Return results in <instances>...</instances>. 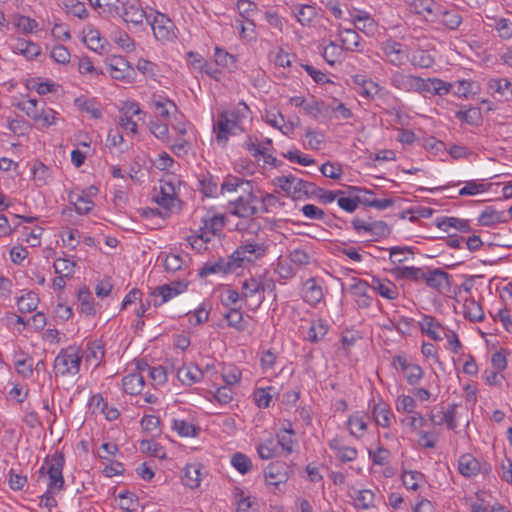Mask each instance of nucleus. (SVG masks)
Segmentation results:
<instances>
[{
    "label": "nucleus",
    "mask_w": 512,
    "mask_h": 512,
    "mask_svg": "<svg viewBox=\"0 0 512 512\" xmlns=\"http://www.w3.org/2000/svg\"><path fill=\"white\" fill-rule=\"evenodd\" d=\"M237 111H225L218 114L216 123L214 124V132H216L217 141L225 145L230 135H237L243 132L242 118L246 117L249 108L246 104H240Z\"/></svg>",
    "instance_id": "obj_1"
},
{
    "label": "nucleus",
    "mask_w": 512,
    "mask_h": 512,
    "mask_svg": "<svg viewBox=\"0 0 512 512\" xmlns=\"http://www.w3.org/2000/svg\"><path fill=\"white\" fill-rule=\"evenodd\" d=\"M82 357V350L78 346L62 349L54 361L55 373L62 376L76 375L80 370Z\"/></svg>",
    "instance_id": "obj_2"
},
{
    "label": "nucleus",
    "mask_w": 512,
    "mask_h": 512,
    "mask_svg": "<svg viewBox=\"0 0 512 512\" xmlns=\"http://www.w3.org/2000/svg\"><path fill=\"white\" fill-rule=\"evenodd\" d=\"M18 107L35 122L38 128H46L55 124L56 112L51 108H46L44 102L28 99L20 102Z\"/></svg>",
    "instance_id": "obj_3"
},
{
    "label": "nucleus",
    "mask_w": 512,
    "mask_h": 512,
    "mask_svg": "<svg viewBox=\"0 0 512 512\" xmlns=\"http://www.w3.org/2000/svg\"><path fill=\"white\" fill-rule=\"evenodd\" d=\"M260 200L250 187L247 192H241L235 199L229 200L227 210L230 214L248 218L258 212Z\"/></svg>",
    "instance_id": "obj_4"
},
{
    "label": "nucleus",
    "mask_w": 512,
    "mask_h": 512,
    "mask_svg": "<svg viewBox=\"0 0 512 512\" xmlns=\"http://www.w3.org/2000/svg\"><path fill=\"white\" fill-rule=\"evenodd\" d=\"M276 184L294 199L309 197L313 193L314 183L304 181L293 175L276 178Z\"/></svg>",
    "instance_id": "obj_5"
},
{
    "label": "nucleus",
    "mask_w": 512,
    "mask_h": 512,
    "mask_svg": "<svg viewBox=\"0 0 512 512\" xmlns=\"http://www.w3.org/2000/svg\"><path fill=\"white\" fill-rule=\"evenodd\" d=\"M106 68L110 76L119 81L131 83L135 79L136 72L123 56H110L106 59Z\"/></svg>",
    "instance_id": "obj_6"
},
{
    "label": "nucleus",
    "mask_w": 512,
    "mask_h": 512,
    "mask_svg": "<svg viewBox=\"0 0 512 512\" xmlns=\"http://www.w3.org/2000/svg\"><path fill=\"white\" fill-rule=\"evenodd\" d=\"M177 183L179 181L173 175H167L160 180V191L155 196L156 203L166 210H172L178 199L177 195Z\"/></svg>",
    "instance_id": "obj_7"
},
{
    "label": "nucleus",
    "mask_w": 512,
    "mask_h": 512,
    "mask_svg": "<svg viewBox=\"0 0 512 512\" xmlns=\"http://www.w3.org/2000/svg\"><path fill=\"white\" fill-rule=\"evenodd\" d=\"M385 59L396 67L403 66L409 60V48L393 39H387L381 44Z\"/></svg>",
    "instance_id": "obj_8"
},
{
    "label": "nucleus",
    "mask_w": 512,
    "mask_h": 512,
    "mask_svg": "<svg viewBox=\"0 0 512 512\" xmlns=\"http://www.w3.org/2000/svg\"><path fill=\"white\" fill-rule=\"evenodd\" d=\"M154 37L161 42H171L176 39V27L165 14L157 13L150 22Z\"/></svg>",
    "instance_id": "obj_9"
},
{
    "label": "nucleus",
    "mask_w": 512,
    "mask_h": 512,
    "mask_svg": "<svg viewBox=\"0 0 512 512\" xmlns=\"http://www.w3.org/2000/svg\"><path fill=\"white\" fill-rule=\"evenodd\" d=\"M187 289V283L175 281L170 284H164L156 287L150 294L151 302L154 306H161L175 296L183 293Z\"/></svg>",
    "instance_id": "obj_10"
},
{
    "label": "nucleus",
    "mask_w": 512,
    "mask_h": 512,
    "mask_svg": "<svg viewBox=\"0 0 512 512\" xmlns=\"http://www.w3.org/2000/svg\"><path fill=\"white\" fill-rule=\"evenodd\" d=\"M47 474L49 476V489L61 490L64 485L62 469L64 465V458L62 455H54L46 460Z\"/></svg>",
    "instance_id": "obj_11"
},
{
    "label": "nucleus",
    "mask_w": 512,
    "mask_h": 512,
    "mask_svg": "<svg viewBox=\"0 0 512 512\" xmlns=\"http://www.w3.org/2000/svg\"><path fill=\"white\" fill-rule=\"evenodd\" d=\"M265 286L254 278L247 279L242 283V296L251 302L249 306H253V309L259 307L264 300Z\"/></svg>",
    "instance_id": "obj_12"
},
{
    "label": "nucleus",
    "mask_w": 512,
    "mask_h": 512,
    "mask_svg": "<svg viewBox=\"0 0 512 512\" xmlns=\"http://www.w3.org/2000/svg\"><path fill=\"white\" fill-rule=\"evenodd\" d=\"M265 252L266 248L263 244L245 243L231 254V258L235 263H239L241 267L243 261L252 262L264 256Z\"/></svg>",
    "instance_id": "obj_13"
},
{
    "label": "nucleus",
    "mask_w": 512,
    "mask_h": 512,
    "mask_svg": "<svg viewBox=\"0 0 512 512\" xmlns=\"http://www.w3.org/2000/svg\"><path fill=\"white\" fill-rule=\"evenodd\" d=\"M118 15L121 16L126 23H131L133 25H141L144 19L149 20L137 0H127L126 2H123L122 12L119 11Z\"/></svg>",
    "instance_id": "obj_14"
},
{
    "label": "nucleus",
    "mask_w": 512,
    "mask_h": 512,
    "mask_svg": "<svg viewBox=\"0 0 512 512\" xmlns=\"http://www.w3.org/2000/svg\"><path fill=\"white\" fill-rule=\"evenodd\" d=\"M240 267L239 263H235L233 258H231V255L227 258H219L218 260L214 262H207L204 264V266L200 269L199 275L200 276H207L210 274H217V273H230L234 272L237 268Z\"/></svg>",
    "instance_id": "obj_15"
},
{
    "label": "nucleus",
    "mask_w": 512,
    "mask_h": 512,
    "mask_svg": "<svg viewBox=\"0 0 512 512\" xmlns=\"http://www.w3.org/2000/svg\"><path fill=\"white\" fill-rule=\"evenodd\" d=\"M419 327L423 333L434 341H441L444 338H449L446 329L430 315H424L419 322Z\"/></svg>",
    "instance_id": "obj_16"
},
{
    "label": "nucleus",
    "mask_w": 512,
    "mask_h": 512,
    "mask_svg": "<svg viewBox=\"0 0 512 512\" xmlns=\"http://www.w3.org/2000/svg\"><path fill=\"white\" fill-rule=\"evenodd\" d=\"M418 77L396 70L390 76V85L397 90L407 93L415 92L417 90Z\"/></svg>",
    "instance_id": "obj_17"
},
{
    "label": "nucleus",
    "mask_w": 512,
    "mask_h": 512,
    "mask_svg": "<svg viewBox=\"0 0 512 512\" xmlns=\"http://www.w3.org/2000/svg\"><path fill=\"white\" fill-rule=\"evenodd\" d=\"M450 275L440 268L425 271L424 282L430 288L442 291L444 288L450 286Z\"/></svg>",
    "instance_id": "obj_18"
},
{
    "label": "nucleus",
    "mask_w": 512,
    "mask_h": 512,
    "mask_svg": "<svg viewBox=\"0 0 512 512\" xmlns=\"http://www.w3.org/2000/svg\"><path fill=\"white\" fill-rule=\"evenodd\" d=\"M11 48L14 52L23 55L29 60L37 57L41 53V48L38 44L23 38L16 39L11 44Z\"/></svg>",
    "instance_id": "obj_19"
},
{
    "label": "nucleus",
    "mask_w": 512,
    "mask_h": 512,
    "mask_svg": "<svg viewBox=\"0 0 512 512\" xmlns=\"http://www.w3.org/2000/svg\"><path fill=\"white\" fill-rule=\"evenodd\" d=\"M201 468L200 464H188L183 470V484L191 489L198 488L201 483Z\"/></svg>",
    "instance_id": "obj_20"
},
{
    "label": "nucleus",
    "mask_w": 512,
    "mask_h": 512,
    "mask_svg": "<svg viewBox=\"0 0 512 512\" xmlns=\"http://www.w3.org/2000/svg\"><path fill=\"white\" fill-rule=\"evenodd\" d=\"M488 89L506 101L512 99V83L506 78H495L488 81Z\"/></svg>",
    "instance_id": "obj_21"
},
{
    "label": "nucleus",
    "mask_w": 512,
    "mask_h": 512,
    "mask_svg": "<svg viewBox=\"0 0 512 512\" xmlns=\"http://www.w3.org/2000/svg\"><path fill=\"white\" fill-rule=\"evenodd\" d=\"M303 298L310 305L318 304L323 298V292L320 285L314 278L308 279L304 284Z\"/></svg>",
    "instance_id": "obj_22"
},
{
    "label": "nucleus",
    "mask_w": 512,
    "mask_h": 512,
    "mask_svg": "<svg viewBox=\"0 0 512 512\" xmlns=\"http://www.w3.org/2000/svg\"><path fill=\"white\" fill-rule=\"evenodd\" d=\"M145 383V378L140 373H131L123 377L122 386L126 393L130 395L139 394Z\"/></svg>",
    "instance_id": "obj_23"
},
{
    "label": "nucleus",
    "mask_w": 512,
    "mask_h": 512,
    "mask_svg": "<svg viewBox=\"0 0 512 512\" xmlns=\"http://www.w3.org/2000/svg\"><path fill=\"white\" fill-rule=\"evenodd\" d=\"M372 415L375 422L384 428L390 427L392 419L394 418L389 406L383 402H379L373 406Z\"/></svg>",
    "instance_id": "obj_24"
},
{
    "label": "nucleus",
    "mask_w": 512,
    "mask_h": 512,
    "mask_svg": "<svg viewBox=\"0 0 512 512\" xmlns=\"http://www.w3.org/2000/svg\"><path fill=\"white\" fill-rule=\"evenodd\" d=\"M393 275L398 279H407L414 282L424 281L425 270L418 267L402 266L392 270Z\"/></svg>",
    "instance_id": "obj_25"
},
{
    "label": "nucleus",
    "mask_w": 512,
    "mask_h": 512,
    "mask_svg": "<svg viewBox=\"0 0 512 512\" xmlns=\"http://www.w3.org/2000/svg\"><path fill=\"white\" fill-rule=\"evenodd\" d=\"M458 469L463 476L473 477L480 471V464L471 454H464L459 458Z\"/></svg>",
    "instance_id": "obj_26"
},
{
    "label": "nucleus",
    "mask_w": 512,
    "mask_h": 512,
    "mask_svg": "<svg viewBox=\"0 0 512 512\" xmlns=\"http://www.w3.org/2000/svg\"><path fill=\"white\" fill-rule=\"evenodd\" d=\"M142 113L139 106L135 103L130 104L125 109L124 115L120 118L119 124L123 130L129 131L132 134L137 132V123L132 120V116L140 115Z\"/></svg>",
    "instance_id": "obj_27"
},
{
    "label": "nucleus",
    "mask_w": 512,
    "mask_h": 512,
    "mask_svg": "<svg viewBox=\"0 0 512 512\" xmlns=\"http://www.w3.org/2000/svg\"><path fill=\"white\" fill-rule=\"evenodd\" d=\"M506 214L504 211H497L492 207H486L478 218V222L482 226H494L498 223L506 222Z\"/></svg>",
    "instance_id": "obj_28"
},
{
    "label": "nucleus",
    "mask_w": 512,
    "mask_h": 512,
    "mask_svg": "<svg viewBox=\"0 0 512 512\" xmlns=\"http://www.w3.org/2000/svg\"><path fill=\"white\" fill-rule=\"evenodd\" d=\"M252 187L250 181L243 180L235 176H228L221 184V192H247Z\"/></svg>",
    "instance_id": "obj_29"
},
{
    "label": "nucleus",
    "mask_w": 512,
    "mask_h": 512,
    "mask_svg": "<svg viewBox=\"0 0 512 512\" xmlns=\"http://www.w3.org/2000/svg\"><path fill=\"white\" fill-rule=\"evenodd\" d=\"M341 48L348 51H357L360 44V36L353 29H343L339 33Z\"/></svg>",
    "instance_id": "obj_30"
},
{
    "label": "nucleus",
    "mask_w": 512,
    "mask_h": 512,
    "mask_svg": "<svg viewBox=\"0 0 512 512\" xmlns=\"http://www.w3.org/2000/svg\"><path fill=\"white\" fill-rule=\"evenodd\" d=\"M463 315L472 322H480L484 319L481 305L474 299H467L463 304Z\"/></svg>",
    "instance_id": "obj_31"
},
{
    "label": "nucleus",
    "mask_w": 512,
    "mask_h": 512,
    "mask_svg": "<svg viewBox=\"0 0 512 512\" xmlns=\"http://www.w3.org/2000/svg\"><path fill=\"white\" fill-rule=\"evenodd\" d=\"M353 23L358 30L368 35L373 34L377 27L374 19L366 12H360L353 16Z\"/></svg>",
    "instance_id": "obj_32"
},
{
    "label": "nucleus",
    "mask_w": 512,
    "mask_h": 512,
    "mask_svg": "<svg viewBox=\"0 0 512 512\" xmlns=\"http://www.w3.org/2000/svg\"><path fill=\"white\" fill-rule=\"evenodd\" d=\"M292 12L297 18L300 24L308 25L313 18L316 16L317 12L315 7L311 5H294L292 7Z\"/></svg>",
    "instance_id": "obj_33"
},
{
    "label": "nucleus",
    "mask_w": 512,
    "mask_h": 512,
    "mask_svg": "<svg viewBox=\"0 0 512 512\" xmlns=\"http://www.w3.org/2000/svg\"><path fill=\"white\" fill-rule=\"evenodd\" d=\"M69 201L75 207V210L79 214L89 213L94 206L92 200L87 198L82 193H70Z\"/></svg>",
    "instance_id": "obj_34"
},
{
    "label": "nucleus",
    "mask_w": 512,
    "mask_h": 512,
    "mask_svg": "<svg viewBox=\"0 0 512 512\" xmlns=\"http://www.w3.org/2000/svg\"><path fill=\"white\" fill-rule=\"evenodd\" d=\"M437 226L443 231H448L449 228H454L464 233L470 231L468 220L459 219L456 217H445L440 222H438Z\"/></svg>",
    "instance_id": "obj_35"
},
{
    "label": "nucleus",
    "mask_w": 512,
    "mask_h": 512,
    "mask_svg": "<svg viewBox=\"0 0 512 512\" xmlns=\"http://www.w3.org/2000/svg\"><path fill=\"white\" fill-rule=\"evenodd\" d=\"M237 10L239 15L252 27L255 26L253 17L257 13V5L250 0H238Z\"/></svg>",
    "instance_id": "obj_36"
},
{
    "label": "nucleus",
    "mask_w": 512,
    "mask_h": 512,
    "mask_svg": "<svg viewBox=\"0 0 512 512\" xmlns=\"http://www.w3.org/2000/svg\"><path fill=\"white\" fill-rule=\"evenodd\" d=\"M372 288L378 292L382 297L394 300L398 297V289L391 281L381 282L380 280H374Z\"/></svg>",
    "instance_id": "obj_37"
},
{
    "label": "nucleus",
    "mask_w": 512,
    "mask_h": 512,
    "mask_svg": "<svg viewBox=\"0 0 512 512\" xmlns=\"http://www.w3.org/2000/svg\"><path fill=\"white\" fill-rule=\"evenodd\" d=\"M202 371L198 367H182L178 369L179 381L186 385H192L200 380Z\"/></svg>",
    "instance_id": "obj_38"
},
{
    "label": "nucleus",
    "mask_w": 512,
    "mask_h": 512,
    "mask_svg": "<svg viewBox=\"0 0 512 512\" xmlns=\"http://www.w3.org/2000/svg\"><path fill=\"white\" fill-rule=\"evenodd\" d=\"M438 16L440 22L450 30H456L462 23V17L456 11L440 10Z\"/></svg>",
    "instance_id": "obj_39"
},
{
    "label": "nucleus",
    "mask_w": 512,
    "mask_h": 512,
    "mask_svg": "<svg viewBox=\"0 0 512 512\" xmlns=\"http://www.w3.org/2000/svg\"><path fill=\"white\" fill-rule=\"evenodd\" d=\"M328 328V324L322 319L313 321L308 330V340L314 343L318 342L327 334Z\"/></svg>",
    "instance_id": "obj_40"
},
{
    "label": "nucleus",
    "mask_w": 512,
    "mask_h": 512,
    "mask_svg": "<svg viewBox=\"0 0 512 512\" xmlns=\"http://www.w3.org/2000/svg\"><path fill=\"white\" fill-rule=\"evenodd\" d=\"M104 344L101 340L93 341L86 354V361L93 362L95 366H98L104 357Z\"/></svg>",
    "instance_id": "obj_41"
},
{
    "label": "nucleus",
    "mask_w": 512,
    "mask_h": 512,
    "mask_svg": "<svg viewBox=\"0 0 512 512\" xmlns=\"http://www.w3.org/2000/svg\"><path fill=\"white\" fill-rule=\"evenodd\" d=\"M411 65L418 68H430L434 64V58L425 50H417L409 56Z\"/></svg>",
    "instance_id": "obj_42"
},
{
    "label": "nucleus",
    "mask_w": 512,
    "mask_h": 512,
    "mask_svg": "<svg viewBox=\"0 0 512 512\" xmlns=\"http://www.w3.org/2000/svg\"><path fill=\"white\" fill-rule=\"evenodd\" d=\"M78 301L80 304V311L87 316H93L96 313L95 305L91 293L88 289H81L78 293Z\"/></svg>",
    "instance_id": "obj_43"
},
{
    "label": "nucleus",
    "mask_w": 512,
    "mask_h": 512,
    "mask_svg": "<svg viewBox=\"0 0 512 512\" xmlns=\"http://www.w3.org/2000/svg\"><path fill=\"white\" fill-rule=\"evenodd\" d=\"M348 427L350 434L357 438L361 437L367 429V423L364 416L359 414L351 415L348 418Z\"/></svg>",
    "instance_id": "obj_44"
},
{
    "label": "nucleus",
    "mask_w": 512,
    "mask_h": 512,
    "mask_svg": "<svg viewBox=\"0 0 512 512\" xmlns=\"http://www.w3.org/2000/svg\"><path fill=\"white\" fill-rule=\"evenodd\" d=\"M375 495L371 490L364 489L355 492L354 505L356 508L369 509L374 506Z\"/></svg>",
    "instance_id": "obj_45"
},
{
    "label": "nucleus",
    "mask_w": 512,
    "mask_h": 512,
    "mask_svg": "<svg viewBox=\"0 0 512 512\" xmlns=\"http://www.w3.org/2000/svg\"><path fill=\"white\" fill-rule=\"evenodd\" d=\"M151 106L156 114L162 118H168L171 113V109L174 111L177 110L176 105L172 101L164 98L153 99Z\"/></svg>",
    "instance_id": "obj_46"
},
{
    "label": "nucleus",
    "mask_w": 512,
    "mask_h": 512,
    "mask_svg": "<svg viewBox=\"0 0 512 512\" xmlns=\"http://www.w3.org/2000/svg\"><path fill=\"white\" fill-rule=\"evenodd\" d=\"M91 6L100 13L109 15L119 14V0H88Z\"/></svg>",
    "instance_id": "obj_47"
},
{
    "label": "nucleus",
    "mask_w": 512,
    "mask_h": 512,
    "mask_svg": "<svg viewBox=\"0 0 512 512\" xmlns=\"http://www.w3.org/2000/svg\"><path fill=\"white\" fill-rule=\"evenodd\" d=\"M76 263L67 258H57L53 264L56 274L71 278L74 274Z\"/></svg>",
    "instance_id": "obj_48"
},
{
    "label": "nucleus",
    "mask_w": 512,
    "mask_h": 512,
    "mask_svg": "<svg viewBox=\"0 0 512 512\" xmlns=\"http://www.w3.org/2000/svg\"><path fill=\"white\" fill-rule=\"evenodd\" d=\"M424 481V475L418 471H404L402 473V482L403 485L409 489L416 491L420 483Z\"/></svg>",
    "instance_id": "obj_49"
},
{
    "label": "nucleus",
    "mask_w": 512,
    "mask_h": 512,
    "mask_svg": "<svg viewBox=\"0 0 512 512\" xmlns=\"http://www.w3.org/2000/svg\"><path fill=\"white\" fill-rule=\"evenodd\" d=\"M341 195H345V191H343V190H335V191L325 190L323 188L316 186L315 184H314L313 193L311 194V196L318 197L319 200L323 204L332 203L338 199V196H341Z\"/></svg>",
    "instance_id": "obj_50"
},
{
    "label": "nucleus",
    "mask_w": 512,
    "mask_h": 512,
    "mask_svg": "<svg viewBox=\"0 0 512 512\" xmlns=\"http://www.w3.org/2000/svg\"><path fill=\"white\" fill-rule=\"evenodd\" d=\"M231 465L241 474L248 473L252 468L251 459L240 452L233 454L231 457Z\"/></svg>",
    "instance_id": "obj_51"
},
{
    "label": "nucleus",
    "mask_w": 512,
    "mask_h": 512,
    "mask_svg": "<svg viewBox=\"0 0 512 512\" xmlns=\"http://www.w3.org/2000/svg\"><path fill=\"white\" fill-rule=\"evenodd\" d=\"M221 376L228 386L236 385L241 380V371L234 365H225L222 368Z\"/></svg>",
    "instance_id": "obj_52"
},
{
    "label": "nucleus",
    "mask_w": 512,
    "mask_h": 512,
    "mask_svg": "<svg viewBox=\"0 0 512 512\" xmlns=\"http://www.w3.org/2000/svg\"><path fill=\"white\" fill-rule=\"evenodd\" d=\"M87 46L95 52L102 53L106 47V40L100 36L98 31H90L85 36Z\"/></svg>",
    "instance_id": "obj_53"
},
{
    "label": "nucleus",
    "mask_w": 512,
    "mask_h": 512,
    "mask_svg": "<svg viewBox=\"0 0 512 512\" xmlns=\"http://www.w3.org/2000/svg\"><path fill=\"white\" fill-rule=\"evenodd\" d=\"M13 25L22 33H32L38 28V23L27 16H16Z\"/></svg>",
    "instance_id": "obj_54"
},
{
    "label": "nucleus",
    "mask_w": 512,
    "mask_h": 512,
    "mask_svg": "<svg viewBox=\"0 0 512 512\" xmlns=\"http://www.w3.org/2000/svg\"><path fill=\"white\" fill-rule=\"evenodd\" d=\"M172 427L180 436L183 437H194L197 434L196 427L186 420L174 419Z\"/></svg>",
    "instance_id": "obj_55"
},
{
    "label": "nucleus",
    "mask_w": 512,
    "mask_h": 512,
    "mask_svg": "<svg viewBox=\"0 0 512 512\" xmlns=\"http://www.w3.org/2000/svg\"><path fill=\"white\" fill-rule=\"evenodd\" d=\"M277 448L278 444L272 438H269L259 444L257 451L261 459L268 460L276 455Z\"/></svg>",
    "instance_id": "obj_56"
},
{
    "label": "nucleus",
    "mask_w": 512,
    "mask_h": 512,
    "mask_svg": "<svg viewBox=\"0 0 512 512\" xmlns=\"http://www.w3.org/2000/svg\"><path fill=\"white\" fill-rule=\"evenodd\" d=\"M18 309L20 312H32L37 308L38 298L33 293H27L18 299Z\"/></svg>",
    "instance_id": "obj_57"
},
{
    "label": "nucleus",
    "mask_w": 512,
    "mask_h": 512,
    "mask_svg": "<svg viewBox=\"0 0 512 512\" xmlns=\"http://www.w3.org/2000/svg\"><path fill=\"white\" fill-rule=\"evenodd\" d=\"M15 369L23 378H30L33 375V361L31 357H23L15 361Z\"/></svg>",
    "instance_id": "obj_58"
},
{
    "label": "nucleus",
    "mask_w": 512,
    "mask_h": 512,
    "mask_svg": "<svg viewBox=\"0 0 512 512\" xmlns=\"http://www.w3.org/2000/svg\"><path fill=\"white\" fill-rule=\"evenodd\" d=\"M224 317L229 326L236 328L238 331L244 330L243 315L239 309H230Z\"/></svg>",
    "instance_id": "obj_59"
},
{
    "label": "nucleus",
    "mask_w": 512,
    "mask_h": 512,
    "mask_svg": "<svg viewBox=\"0 0 512 512\" xmlns=\"http://www.w3.org/2000/svg\"><path fill=\"white\" fill-rule=\"evenodd\" d=\"M416 401L409 395H401L396 400V409L398 412L414 413Z\"/></svg>",
    "instance_id": "obj_60"
},
{
    "label": "nucleus",
    "mask_w": 512,
    "mask_h": 512,
    "mask_svg": "<svg viewBox=\"0 0 512 512\" xmlns=\"http://www.w3.org/2000/svg\"><path fill=\"white\" fill-rule=\"evenodd\" d=\"M423 375L424 372L422 368L415 363H411L408 369L404 372L405 379L410 385L418 384L420 380L423 378Z\"/></svg>",
    "instance_id": "obj_61"
},
{
    "label": "nucleus",
    "mask_w": 512,
    "mask_h": 512,
    "mask_svg": "<svg viewBox=\"0 0 512 512\" xmlns=\"http://www.w3.org/2000/svg\"><path fill=\"white\" fill-rule=\"evenodd\" d=\"M456 118L465 121L468 124H477L480 121V111L477 108H469L468 110H460L456 112Z\"/></svg>",
    "instance_id": "obj_62"
},
{
    "label": "nucleus",
    "mask_w": 512,
    "mask_h": 512,
    "mask_svg": "<svg viewBox=\"0 0 512 512\" xmlns=\"http://www.w3.org/2000/svg\"><path fill=\"white\" fill-rule=\"evenodd\" d=\"M320 171L325 177L331 178L334 180L340 179L343 174V170H342L341 166L337 163H332V162H326V163L322 164Z\"/></svg>",
    "instance_id": "obj_63"
},
{
    "label": "nucleus",
    "mask_w": 512,
    "mask_h": 512,
    "mask_svg": "<svg viewBox=\"0 0 512 512\" xmlns=\"http://www.w3.org/2000/svg\"><path fill=\"white\" fill-rule=\"evenodd\" d=\"M289 261L297 267H302L310 263V256L302 249H294L288 255Z\"/></svg>",
    "instance_id": "obj_64"
}]
</instances>
